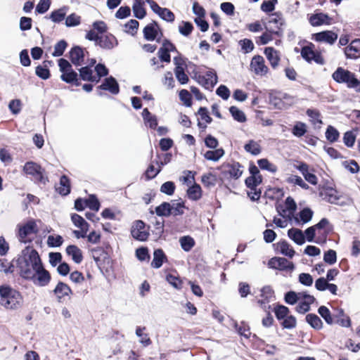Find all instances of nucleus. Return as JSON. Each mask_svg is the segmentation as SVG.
Instances as JSON below:
<instances>
[{
    "mask_svg": "<svg viewBox=\"0 0 360 360\" xmlns=\"http://www.w3.org/2000/svg\"><path fill=\"white\" fill-rule=\"evenodd\" d=\"M14 262L18 274L26 281L34 275V271L42 262L38 252L30 247L25 248L18 257L14 258Z\"/></svg>",
    "mask_w": 360,
    "mask_h": 360,
    "instance_id": "1",
    "label": "nucleus"
},
{
    "mask_svg": "<svg viewBox=\"0 0 360 360\" xmlns=\"http://www.w3.org/2000/svg\"><path fill=\"white\" fill-rule=\"evenodd\" d=\"M22 297L21 294L8 285L0 286V304L8 309L20 307Z\"/></svg>",
    "mask_w": 360,
    "mask_h": 360,
    "instance_id": "2",
    "label": "nucleus"
},
{
    "mask_svg": "<svg viewBox=\"0 0 360 360\" xmlns=\"http://www.w3.org/2000/svg\"><path fill=\"white\" fill-rule=\"evenodd\" d=\"M333 79L338 84H345L349 89L360 93V81L354 73L342 67H338L332 75Z\"/></svg>",
    "mask_w": 360,
    "mask_h": 360,
    "instance_id": "3",
    "label": "nucleus"
},
{
    "mask_svg": "<svg viewBox=\"0 0 360 360\" xmlns=\"http://www.w3.org/2000/svg\"><path fill=\"white\" fill-rule=\"evenodd\" d=\"M23 171L27 175L32 176L37 183L45 185L49 181L45 169L34 162H26L23 167Z\"/></svg>",
    "mask_w": 360,
    "mask_h": 360,
    "instance_id": "4",
    "label": "nucleus"
},
{
    "mask_svg": "<svg viewBox=\"0 0 360 360\" xmlns=\"http://www.w3.org/2000/svg\"><path fill=\"white\" fill-rule=\"evenodd\" d=\"M285 25V21L281 12H275L271 14L270 19L265 25L266 30L274 33V35L282 37L283 36V26Z\"/></svg>",
    "mask_w": 360,
    "mask_h": 360,
    "instance_id": "5",
    "label": "nucleus"
},
{
    "mask_svg": "<svg viewBox=\"0 0 360 360\" xmlns=\"http://www.w3.org/2000/svg\"><path fill=\"white\" fill-rule=\"evenodd\" d=\"M315 46L313 43L309 42L307 46L301 49V56L307 63H311L312 61L319 65H323L325 60L322 57L319 51L314 50Z\"/></svg>",
    "mask_w": 360,
    "mask_h": 360,
    "instance_id": "6",
    "label": "nucleus"
},
{
    "mask_svg": "<svg viewBox=\"0 0 360 360\" xmlns=\"http://www.w3.org/2000/svg\"><path fill=\"white\" fill-rule=\"evenodd\" d=\"M34 272V275L27 281H32L34 285L39 287H45L49 284L51 276L49 271L44 268L42 262Z\"/></svg>",
    "mask_w": 360,
    "mask_h": 360,
    "instance_id": "7",
    "label": "nucleus"
},
{
    "mask_svg": "<svg viewBox=\"0 0 360 360\" xmlns=\"http://www.w3.org/2000/svg\"><path fill=\"white\" fill-rule=\"evenodd\" d=\"M146 2L150 5L151 10L163 20L169 22L174 21L175 15L169 9L160 7L154 0H146Z\"/></svg>",
    "mask_w": 360,
    "mask_h": 360,
    "instance_id": "8",
    "label": "nucleus"
},
{
    "mask_svg": "<svg viewBox=\"0 0 360 360\" xmlns=\"http://www.w3.org/2000/svg\"><path fill=\"white\" fill-rule=\"evenodd\" d=\"M268 266L271 269H278L280 271L290 270L295 269V265L292 262H289L285 257H274L268 262Z\"/></svg>",
    "mask_w": 360,
    "mask_h": 360,
    "instance_id": "9",
    "label": "nucleus"
},
{
    "mask_svg": "<svg viewBox=\"0 0 360 360\" xmlns=\"http://www.w3.org/2000/svg\"><path fill=\"white\" fill-rule=\"evenodd\" d=\"M145 228L146 224L143 221H136L131 230L132 237L139 241L147 240L149 233L148 231L145 230Z\"/></svg>",
    "mask_w": 360,
    "mask_h": 360,
    "instance_id": "10",
    "label": "nucleus"
},
{
    "mask_svg": "<svg viewBox=\"0 0 360 360\" xmlns=\"http://www.w3.org/2000/svg\"><path fill=\"white\" fill-rule=\"evenodd\" d=\"M174 63L175 65L174 74L176 79L181 84H187L189 79L184 71L186 66V65L184 64V61L180 57H174Z\"/></svg>",
    "mask_w": 360,
    "mask_h": 360,
    "instance_id": "11",
    "label": "nucleus"
},
{
    "mask_svg": "<svg viewBox=\"0 0 360 360\" xmlns=\"http://www.w3.org/2000/svg\"><path fill=\"white\" fill-rule=\"evenodd\" d=\"M97 89L109 91L112 95H117L120 93V85L114 77L110 76L103 79L102 84L97 86Z\"/></svg>",
    "mask_w": 360,
    "mask_h": 360,
    "instance_id": "12",
    "label": "nucleus"
},
{
    "mask_svg": "<svg viewBox=\"0 0 360 360\" xmlns=\"http://www.w3.org/2000/svg\"><path fill=\"white\" fill-rule=\"evenodd\" d=\"M251 70L257 75H265L268 72V68L265 65L264 59L262 56H255L250 62Z\"/></svg>",
    "mask_w": 360,
    "mask_h": 360,
    "instance_id": "13",
    "label": "nucleus"
},
{
    "mask_svg": "<svg viewBox=\"0 0 360 360\" xmlns=\"http://www.w3.org/2000/svg\"><path fill=\"white\" fill-rule=\"evenodd\" d=\"M18 236L20 239L26 238L31 233H37L39 231L36 221L34 219L29 220L22 226L18 225Z\"/></svg>",
    "mask_w": 360,
    "mask_h": 360,
    "instance_id": "14",
    "label": "nucleus"
},
{
    "mask_svg": "<svg viewBox=\"0 0 360 360\" xmlns=\"http://www.w3.org/2000/svg\"><path fill=\"white\" fill-rule=\"evenodd\" d=\"M69 58L75 66H81L84 63V49L79 46H73L69 51Z\"/></svg>",
    "mask_w": 360,
    "mask_h": 360,
    "instance_id": "15",
    "label": "nucleus"
},
{
    "mask_svg": "<svg viewBox=\"0 0 360 360\" xmlns=\"http://www.w3.org/2000/svg\"><path fill=\"white\" fill-rule=\"evenodd\" d=\"M160 32L161 35L162 32L159 27L158 23L153 20L152 22L148 24L143 30V37L145 39L148 41H153L156 39L158 35V32Z\"/></svg>",
    "mask_w": 360,
    "mask_h": 360,
    "instance_id": "16",
    "label": "nucleus"
},
{
    "mask_svg": "<svg viewBox=\"0 0 360 360\" xmlns=\"http://www.w3.org/2000/svg\"><path fill=\"white\" fill-rule=\"evenodd\" d=\"M338 39V34L333 31L326 30L314 34V39L319 42H326L333 44Z\"/></svg>",
    "mask_w": 360,
    "mask_h": 360,
    "instance_id": "17",
    "label": "nucleus"
},
{
    "mask_svg": "<svg viewBox=\"0 0 360 360\" xmlns=\"http://www.w3.org/2000/svg\"><path fill=\"white\" fill-rule=\"evenodd\" d=\"M333 320L334 323L342 327L349 328L352 325L349 316L345 314V311L342 308H337L335 309Z\"/></svg>",
    "mask_w": 360,
    "mask_h": 360,
    "instance_id": "18",
    "label": "nucleus"
},
{
    "mask_svg": "<svg viewBox=\"0 0 360 360\" xmlns=\"http://www.w3.org/2000/svg\"><path fill=\"white\" fill-rule=\"evenodd\" d=\"M118 45L117 38L112 34L108 33L104 36H100L97 46L101 49L110 50Z\"/></svg>",
    "mask_w": 360,
    "mask_h": 360,
    "instance_id": "19",
    "label": "nucleus"
},
{
    "mask_svg": "<svg viewBox=\"0 0 360 360\" xmlns=\"http://www.w3.org/2000/svg\"><path fill=\"white\" fill-rule=\"evenodd\" d=\"M288 97V95L287 94L281 92L270 93L269 96V103L276 109H284L285 108V103L283 99H286Z\"/></svg>",
    "mask_w": 360,
    "mask_h": 360,
    "instance_id": "20",
    "label": "nucleus"
},
{
    "mask_svg": "<svg viewBox=\"0 0 360 360\" xmlns=\"http://www.w3.org/2000/svg\"><path fill=\"white\" fill-rule=\"evenodd\" d=\"M319 195L323 200L331 204H336L337 201L340 199L337 190L330 186L323 187L320 191Z\"/></svg>",
    "mask_w": 360,
    "mask_h": 360,
    "instance_id": "21",
    "label": "nucleus"
},
{
    "mask_svg": "<svg viewBox=\"0 0 360 360\" xmlns=\"http://www.w3.org/2000/svg\"><path fill=\"white\" fill-rule=\"evenodd\" d=\"M274 245L276 250L279 251L281 254L290 258H292L295 254L294 249L285 240H281Z\"/></svg>",
    "mask_w": 360,
    "mask_h": 360,
    "instance_id": "22",
    "label": "nucleus"
},
{
    "mask_svg": "<svg viewBox=\"0 0 360 360\" xmlns=\"http://www.w3.org/2000/svg\"><path fill=\"white\" fill-rule=\"evenodd\" d=\"M60 79L67 84H73L76 86L81 85L78 74L73 69L63 72L60 75Z\"/></svg>",
    "mask_w": 360,
    "mask_h": 360,
    "instance_id": "23",
    "label": "nucleus"
},
{
    "mask_svg": "<svg viewBox=\"0 0 360 360\" xmlns=\"http://www.w3.org/2000/svg\"><path fill=\"white\" fill-rule=\"evenodd\" d=\"M167 262V257L161 248L155 249L153 252V259L150 266L154 269L160 268L164 262Z\"/></svg>",
    "mask_w": 360,
    "mask_h": 360,
    "instance_id": "24",
    "label": "nucleus"
},
{
    "mask_svg": "<svg viewBox=\"0 0 360 360\" xmlns=\"http://www.w3.org/2000/svg\"><path fill=\"white\" fill-rule=\"evenodd\" d=\"M356 53H360V39L352 40L350 44L345 49V54L347 58H356Z\"/></svg>",
    "mask_w": 360,
    "mask_h": 360,
    "instance_id": "25",
    "label": "nucleus"
},
{
    "mask_svg": "<svg viewBox=\"0 0 360 360\" xmlns=\"http://www.w3.org/2000/svg\"><path fill=\"white\" fill-rule=\"evenodd\" d=\"M267 60L269 61L271 67L276 68L279 63V53L273 47H266L264 51Z\"/></svg>",
    "mask_w": 360,
    "mask_h": 360,
    "instance_id": "26",
    "label": "nucleus"
},
{
    "mask_svg": "<svg viewBox=\"0 0 360 360\" xmlns=\"http://www.w3.org/2000/svg\"><path fill=\"white\" fill-rule=\"evenodd\" d=\"M145 124L151 129H155L158 127V118L153 115L147 108H144L141 113Z\"/></svg>",
    "mask_w": 360,
    "mask_h": 360,
    "instance_id": "27",
    "label": "nucleus"
},
{
    "mask_svg": "<svg viewBox=\"0 0 360 360\" xmlns=\"http://www.w3.org/2000/svg\"><path fill=\"white\" fill-rule=\"evenodd\" d=\"M53 293L57 296L58 301L60 302L63 297L72 294V290L68 285L59 281L53 290Z\"/></svg>",
    "mask_w": 360,
    "mask_h": 360,
    "instance_id": "28",
    "label": "nucleus"
},
{
    "mask_svg": "<svg viewBox=\"0 0 360 360\" xmlns=\"http://www.w3.org/2000/svg\"><path fill=\"white\" fill-rule=\"evenodd\" d=\"M66 253L72 257L76 264H80L83 259L82 250L75 245H70L66 248Z\"/></svg>",
    "mask_w": 360,
    "mask_h": 360,
    "instance_id": "29",
    "label": "nucleus"
},
{
    "mask_svg": "<svg viewBox=\"0 0 360 360\" xmlns=\"http://www.w3.org/2000/svg\"><path fill=\"white\" fill-rule=\"evenodd\" d=\"M288 236L296 244L302 245L305 243V237L302 230L291 228L288 231Z\"/></svg>",
    "mask_w": 360,
    "mask_h": 360,
    "instance_id": "30",
    "label": "nucleus"
},
{
    "mask_svg": "<svg viewBox=\"0 0 360 360\" xmlns=\"http://www.w3.org/2000/svg\"><path fill=\"white\" fill-rule=\"evenodd\" d=\"M59 185L56 191L60 195L66 196L70 193V180L66 175L63 174L60 176Z\"/></svg>",
    "mask_w": 360,
    "mask_h": 360,
    "instance_id": "31",
    "label": "nucleus"
},
{
    "mask_svg": "<svg viewBox=\"0 0 360 360\" xmlns=\"http://www.w3.org/2000/svg\"><path fill=\"white\" fill-rule=\"evenodd\" d=\"M241 167L242 166L239 162H234L232 164L227 165L228 169L224 171V173L229 174L232 179H238L243 174V171L240 169Z\"/></svg>",
    "mask_w": 360,
    "mask_h": 360,
    "instance_id": "32",
    "label": "nucleus"
},
{
    "mask_svg": "<svg viewBox=\"0 0 360 360\" xmlns=\"http://www.w3.org/2000/svg\"><path fill=\"white\" fill-rule=\"evenodd\" d=\"M330 19L328 14L323 13H319L312 14L309 19V23L315 27L320 26L323 24H328V20Z\"/></svg>",
    "mask_w": 360,
    "mask_h": 360,
    "instance_id": "33",
    "label": "nucleus"
},
{
    "mask_svg": "<svg viewBox=\"0 0 360 360\" xmlns=\"http://www.w3.org/2000/svg\"><path fill=\"white\" fill-rule=\"evenodd\" d=\"M306 322L314 330H319L323 328V323L320 317L315 314H308L305 316Z\"/></svg>",
    "mask_w": 360,
    "mask_h": 360,
    "instance_id": "34",
    "label": "nucleus"
},
{
    "mask_svg": "<svg viewBox=\"0 0 360 360\" xmlns=\"http://www.w3.org/2000/svg\"><path fill=\"white\" fill-rule=\"evenodd\" d=\"M165 221L155 219L153 222V229H152V235L155 240L160 239L165 232Z\"/></svg>",
    "mask_w": 360,
    "mask_h": 360,
    "instance_id": "35",
    "label": "nucleus"
},
{
    "mask_svg": "<svg viewBox=\"0 0 360 360\" xmlns=\"http://www.w3.org/2000/svg\"><path fill=\"white\" fill-rule=\"evenodd\" d=\"M68 9V8L67 6H63L58 9L53 11L49 15V19L55 23L62 22L65 18Z\"/></svg>",
    "mask_w": 360,
    "mask_h": 360,
    "instance_id": "36",
    "label": "nucleus"
},
{
    "mask_svg": "<svg viewBox=\"0 0 360 360\" xmlns=\"http://www.w3.org/2000/svg\"><path fill=\"white\" fill-rule=\"evenodd\" d=\"M225 152L222 148L207 150L204 154V158L210 161L217 162L224 155Z\"/></svg>",
    "mask_w": 360,
    "mask_h": 360,
    "instance_id": "37",
    "label": "nucleus"
},
{
    "mask_svg": "<svg viewBox=\"0 0 360 360\" xmlns=\"http://www.w3.org/2000/svg\"><path fill=\"white\" fill-rule=\"evenodd\" d=\"M187 196L190 200H198L202 197V189L199 184H194L187 190Z\"/></svg>",
    "mask_w": 360,
    "mask_h": 360,
    "instance_id": "38",
    "label": "nucleus"
},
{
    "mask_svg": "<svg viewBox=\"0 0 360 360\" xmlns=\"http://www.w3.org/2000/svg\"><path fill=\"white\" fill-rule=\"evenodd\" d=\"M134 16L138 19H143L146 15V11L143 7V3L135 1L132 6Z\"/></svg>",
    "mask_w": 360,
    "mask_h": 360,
    "instance_id": "39",
    "label": "nucleus"
},
{
    "mask_svg": "<svg viewBox=\"0 0 360 360\" xmlns=\"http://www.w3.org/2000/svg\"><path fill=\"white\" fill-rule=\"evenodd\" d=\"M155 212L159 217H169L172 215L171 204L167 202H163L155 207Z\"/></svg>",
    "mask_w": 360,
    "mask_h": 360,
    "instance_id": "40",
    "label": "nucleus"
},
{
    "mask_svg": "<svg viewBox=\"0 0 360 360\" xmlns=\"http://www.w3.org/2000/svg\"><path fill=\"white\" fill-rule=\"evenodd\" d=\"M318 313L324 319L326 323L328 325L334 323L333 314H331L329 309L326 306H321L318 309Z\"/></svg>",
    "mask_w": 360,
    "mask_h": 360,
    "instance_id": "41",
    "label": "nucleus"
},
{
    "mask_svg": "<svg viewBox=\"0 0 360 360\" xmlns=\"http://www.w3.org/2000/svg\"><path fill=\"white\" fill-rule=\"evenodd\" d=\"M244 149L246 152L257 155L261 153V147L259 144L254 140H250L245 146Z\"/></svg>",
    "mask_w": 360,
    "mask_h": 360,
    "instance_id": "42",
    "label": "nucleus"
},
{
    "mask_svg": "<svg viewBox=\"0 0 360 360\" xmlns=\"http://www.w3.org/2000/svg\"><path fill=\"white\" fill-rule=\"evenodd\" d=\"M201 181L205 187L210 188L215 186L217 184V176L212 173H207L202 176Z\"/></svg>",
    "mask_w": 360,
    "mask_h": 360,
    "instance_id": "43",
    "label": "nucleus"
},
{
    "mask_svg": "<svg viewBox=\"0 0 360 360\" xmlns=\"http://www.w3.org/2000/svg\"><path fill=\"white\" fill-rule=\"evenodd\" d=\"M274 312L275 314V316L276 319L278 321H281L282 319H284L286 316H288V314L290 313L289 309L283 305V304H276L274 309Z\"/></svg>",
    "mask_w": 360,
    "mask_h": 360,
    "instance_id": "44",
    "label": "nucleus"
},
{
    "mask_svg": "<svg viewBox=\"0 0 360 360\" xmlns=\"http://www.w3.org/2000/svg\"><path fill=\"white\" fill-rule=\"evenodd\" d=\"M325 135L326 139L330 143L337 141L340 137V133L338 130L331 125L328 126L326 128Z\"/></svg>",
    "mask_w": 360,
    "mask_h": 360,
    "instance_id": "45",
    "label": "nucleus"
},
{
    "mask_svg": "<svg viewBox=\"0 0 360 360\" xmlns=\"http://www.w3.org/2000/svg\"><path fill=\"white\" fill-rule=\"evenodd\" d=\"M229 112L233 118L238 122L243 123L247 120L245 113L236 106H231Z\"/></svg>",
    "mask_w": 360,
    "mask_h": 360,
    "instance_id": "46",
    "label": "nucleus"
},
{
    "mask_svg": "<svg viewBox=\"0 0 360 360\" xmlns=\"http://www.w3.org/2000/svg\"><path fill=\"white\" fill-rule=\"evenodd\" d=\"M94 72L91 68V65H86L82 67L79 69V77L83 81L89 82L92 79V75Z\"/></svg>",
    "mask_w": 360,
    "mask_h": 360,
    "instance_id": "47",
    "label": "nucleus"
},
{
    "mask_svg": "<svg viewBox=\"0 0 360 360\" xmlns=\"http://www.w3.org/2000/svg\"><path fill=\"white\" fill-rule=\"evenodd\" d=\"M179 242H180L181 248L185 252H189L193 248V247L195 245L194 239L189 236H186L181 237L179 240Z\"/></svg>",
    "mask_w": 360,
    "mask_h": 360,
    "instance_id": "48",
    "label": "nucleus"
},
{
    "mask_svg": "<svg viewBox=\"0 0 360 360\" xmlns=\"http://www.w3.org/2000/svg\"><path fill=\"white\" fill-rule=\"evenodd\" d=\"M258 166L264 170L269 171L271 173H276L277 172V167L271 164L267 159L262 158L257 160Z\"/></svg>",
    "mask_w": 360,
    "mask_h": 360,
    "instance_id": "49",
    "label": "nucleus"
},
{
    "mask_svg": "<svg viewBox=\"0 0 360 360\" xmlns=\"http://www.w3.org/2000/svg\"><path fill=\"white\" fill-rule=\"evenodd\" d=\"M68 46V43L65 40L61 39L58 42H57L54 46V51L52 53V56L53 57H59L63 56L66 48Z\"/></svg>",
    "mask_w": 360,
    "mask_h": 360,
    "instance_id": "50",
    "label": "nucleus"
},
{
    "mask_svg": "<svg viewBox=\"0 0 360 360\" xmlns=\"http://www.w3.org/2000/svg\"><path fill=\"white\" fill-rule=\"evenodd\" d=\"M185 207L184 202L181 201L176 202L175 201H173L172 204H171L172 215L176 217L184 214Z\"/></svg>",
    "mask_w": 360,
    "mask_h": 360,
    "instance_id": "51",
    "label": "nucleus"
},
{
    "mask_svg": "<svg viewBox=\"0 0 360 360\" xmlns=\"http://www.w3.org/2000/svg\"><path fill=\"white\" fill-rule=\"evenodd\" d=\"M65 19V24L68 27H76L81 23V17L75 13L70 14Z\"/></svg>",
    "mask_w": 360,
    "mask_h": 360,
    "instance_id": "52",
    "label": "nucleus"
},
{
    "mask_svg": "<svg viewBox=\"0 0 360 360\" xmlns=\"http://www.w3.org/2000/svg\"><path fill=\"white\" fill-rule=\"evenodd\" d=\"M35 74L40 79L46 80L50 78L51 73L46 65H38L35 68Z\"/></svg>",
    "mask_w": 360,
    "mask_h": 360,
    "instance_id": "53",
    "label": "nucleus"
},
{
    "mask_svg": "<svg viewBox=\"0 0 360 360\" xmlns=\"http://www.w3.org/2000/svg\"><path fill=\"white\" fill-rule=\"evenodd\" d=\"M146 330V327H140V326H138L136 327V335L141 338V340H140V342L144 346V347H147V346H149L150 345H151L152 343V341L150 339V338L148 337V335L145 333L143 334L142 333L143 330Z\"/></svg>",
    "mask_w": 360,
    "mask_h": 360,
    "instance_id": "54",
    "label": "nucleus"
},
{
    "mask_svg": "<svg viewBox=\"0 0 360 360\" xmlns=\"http://www.w3.org/2000/svg\"><path fill=\"white\" fill-rule=\"evenodd\" d=\"M262 182V176H250L245 180V186L250 188V190L254 189L257 187Z\"/></svg>",
    "mask_w": 360,
    "mask_h": 360,
    "instance_id": "55",
    "label": "nucleus"
},
{
    "mask_svg": "<svg viewBox=\"0 0 360 360\" xmlns=\"http://www.w3.org/2000/svg\"><path fill=\"white\" fill-rule=\"evenodd\" d=\"M193 29V24L188 21H182L181 25L179 26V33L184 37H188L192 33Z\"/></svg>",
    "mask_w": 360,
    "mask_h": 360,
    "instance_id": "56",
    "label": "nucleus"
},
{
    "mask_svg": "<svg viewBox=\"0 0 360 360\" xmlns=\"http://www.w3.org/2000/svg\"><path fill=\"white\" fill-rule=\"evenodd\" d=\"M286 181L288 184H292L295 185H297L300 186L302 188L307 190L309 188V186L307 184H306L304 180L297 175H291L286 179Z\"/></svg>",
    "mask_w": 360,
    "mask_h": 360,
    "instance_id": "57",
    "label": "nucleus"
},
{
    "mask_svg": "<svg viewBox=\"0 0 360 360\" xmlns=\"http://www.w3.org/2000/svg\"><path fill=\"white\" fill-rule=\"evenodd\" d=\"M307 132V125L304 122H297L292 129V134L297 137L304 136Z\"/></svg>",
    "mask_w": 360,
    "mask_h": 360,
    "instance_id": "58",
    "label": "nucleus"
},
{
    "mask_svg": "<svg viewBox=\"0 0 360 360\" xmlns=\"http://www.w3.org/2000/svg\"><path fill=\"white\" fill-rule=\"evenodd\" d=\"M86 207L90 210L98 212L100 209L101 204L95 195H90L88 199H86Z\"/></svg>",
    "mask_w": 360,
    "mask_h": 360,
    "instance_id": "59",
    "label": "nucleus"
},
{
    "mask_svg": "<svg viewBox=\"0 0 360 360\" xmlns=\"http://www.w3.org/2000/svg\"><path fill=\"white\" fill-rule=\"evenodd\" d=\"M63 238L61 236L50 235L48 236L47 245L51 248H58L63 245Z\"/></svg>",
    "mask_w": 360,
    "mask_h": 360,
    "instance_id": "60",
    "label": "nucleus"
},
{
    "mask_svg": "<svg viewBox=\"0 0 360 360\" xmlns=\"http://www.w3.org/2000/svg\"><path fill=\"white\" fill-rule=\"evenodd\" d=\"M314 212L309 207H304L299 212L300 219L303 224L309 222L313 217Z\"/></svg>",
    "mask_w": 360,
    "mask_h": 360,
    "instance_id": "61",
    "label": "nucleus"
},
{
    "mask_svg": "<svg viewBox=\"0 0 360 360\" xmlns=\"http://www.w3.org/2000/svg\"><path fill=\"white\" fill-rule=\"evenodd\" d=\"M139 22L136 20H130L124 25L125 32L134 36L139 29Z\"/></svg>",
    "mask_w": 360,
    "mask_h": 360,
    "instance_id": "62",
    "label": "nucleus"
},
{
    "mask_svg": "<svg viewBox=\"0 0 360 360\" xmlns=\"http://www.w3.org/2000/svg\"><path fill=\"white\" fill-rule=\"evenodd\" d=\"M241 50L244 53H248L253 51L255 46L251 39H243L238 41Z\"/></svg>",
    "mask_w": 360,
    "mask_h": 360,
    "instance_id": "63",
    "label": "nucleus"
},
{
    "mask_svg": "<svg viewBox=\"0 0 360 360\" xmlns=\"http://www.w3.org/2000/svg\"><path fill=\"white\" fill-rule=\"evenodd\" d=\"M281 323L282 327L285 329H292L297 326V319L292 315H288Z\"/></svg>",
    "mask_w": 360,
    "mask_h": 360,
    "instance_id": "64",
    "label": "nucleus"
}]
</instances>
